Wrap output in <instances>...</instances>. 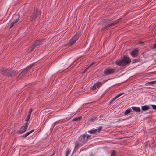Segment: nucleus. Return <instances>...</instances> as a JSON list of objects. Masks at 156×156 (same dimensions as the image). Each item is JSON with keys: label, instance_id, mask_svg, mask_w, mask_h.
Listing matches in <instances>:
<instances>
[{"label": "nucleus", "instance_id": "1", "mask_svg": "<svg viewBox=\"0 0 156 156\" xmlns=\"http://www.w3.org/2000/svg\"><path fill=\"white\" fill-rule=\"evenodd\" d=\"M86 135L83 134L81 135L78 138L77 140L75 143V147L74 151H77L79 147L84 144L87 142V139H86Z\"/></svg>", "mask_w": 156, "mask_h": 156}, {"label": "nucleus", "instance_id": "2", "mask_svg": "<svg viewBox=\"0 0 156 156\" xmlns=\"http://www.w3.org/2000/svg\"><path fill=\"white\" fill-rule=\"evenodd\" d=\"M41 13V12L39 10L37 9H35L30 17L31 20L33 22L37 21L38 22Z\"/></svg>", "mask_w": 156, "mask_h": 156}, {"label": "nucleus", "instance_id": "3", "mask_svg": "<svg viewBox=\"0 0 156 156\" xmlns=\"http://www.w3.org/2000/svg\"><path fill=\"white\" fill-rule=\"evenodd\" d=\"M116 69L115 68L110 67L106 68L103 71V76H106L114 74L115 71Z\"/></svg>", "mask_w": 156, "mask_h": 156}, {"label": "nucleus", "instance_id": "4", "mask_svg": "<svg viewBox=\"0 0 156 156\" xmlns=\"http://www.w3.org/2000/svg\"><path fill=\"white\" fill-rule=\"evenodd\" d=\"M28 123L27 122L20 129L17 131L18 133L22 134L24 133L28 127Z\"/></svg>", "mask_w": 156, "mask_h": 156}, {"label": "nucleus", "instance_id": "5", "mask_svg": "<svg viewBox=\"0 0 156 156\" xmlns=\"http://www.w3.org/2000/svg\"><path fill=\"white\" fill-rule=\"evenodd\" d=\"M11 69H5L2 71V74L5 76L10 77L11 73Z\"/></svg>", "mask_w": 156, "mask_h": 156}, {"label": "nucleus", "instance_id": "6", "mask_svg": "<svg viewBox=\"0 0 156 156\" xmlns=\"http://www.w3.org/2000/svg\"><path fill=\"white\" fill-rule=\"evenodd\" d=\"M123 62L125 65L126 64H129L131 62V60L130 58L126 56H124L122 58Z\"/></svg>", "mask_w": 156, "mask_h": 156}, {"label": "nucleus", "instance_id": "7", "mask_svg": "<svg viewBox=\"0 0 156 156\" xmlns=\"http://www.w3.org/2000/svg\"><path fill=\"white\" fill-rule=\"evenodd\" d=\"M31 66L27 67L23 71H22L19 75V76H21L25 75L28 71L32 69L30 67Z\"/></svg>", "mask_w": 156, "mask_h": 156}, {"label": "nucleus", "instance_id": "8", "mask_svg": "<svg viewBox=\"0 0 156 156\" xmlns=\"http://www.w3.org/2000/svg\"><path fill=\"white\" fill-rule=\"evenodd\" d=\"M138 49L135 48L131 52L130 54L132 57H136L138 55Z\"/></svg>", "mask_w": 156, "mask_h": 156}, {"label": "nucleus", "instance_id": "9", "mask_svg": "<svg viewBox=\"0 0 156 156\" xmlns=\"http://www.w3.org/2000/svg\"><path fill=\"white\" fill-rule=\"evenodd\" d=\"M44 39H41L37 40L34 44H33L36 47L38 45L42 44L44 43Z\"/></svg>", "mask_w": 156, "mask_h": 156}, {"label": "nucleus", "instance_id": "10", "mask_svg": "<svg viewBox=\"0 0 156 156\" xmlns=\"http://www.w3.org/2000/svg\"><path fill=\"white\" fill-rule=\"evenodd\" d=\"M81 35L80 31H78L72 37L74 40L76 41L80 37Z\"/></svg>", "mask_w": 156, "mask_h": 156}, {"label": "nucleus", "instance_id": "11", "mask_svg": "<svg viewBox=\"0 0 156 156\" xmlns=\"http://www.w3.org/2000/svg\"><path fill=\"white\" fill-rule=\"evenodd\" d=\"M115 63L116 65L118 66H125L122 58L121 60H117L116 61Z\"/></svg>", "mask_w": 156, "mask_h": 156}, {"label": "nucleus", "instance_id": "12", "mask_svg": "<svg viewBox=\"0 0 156 156\" xmlns=\"http://www.w3.org/2000/svg\"><path fill=\"white\" fill-rule=\"evenodd\" d=\"M121 19V18H119L115 22H113L110 24H108V25H107V26L108 27H110L112 26H114L117 24L119 22V20Z\"/></svg>", "mask_w": 156, "mask_h": 156}, {"label": "nucleus", "instance_id": "13", "mask_svg": "<svg viewBox=\"0 0 156 156\" xmlns=\"http://www.w3.org/2000/svg\"><path fill=\"white\" fill-rule=\"evenodd\" d=\"M36 47L34 45V44H33L32 46L29 47L28 49V53H31L34 50V49Z\"/></svg>", "mask_w": 156, "mask_h": 156}, {"label": "nucleus", "instance_id": "14", "mask_svg": "<svg viewBox=\"0 0 156 156\" xmlns=\"http://www.w3.org/2000/svg\"><path fill=\"white\" fill-rule=\"evenodd\" d=\"M18 72L16 70H14L11 71L10 73V77L14 76L18 74Z\"/></svg>", "mask_w": 156, "mask_h": 156}, {"label": "nucleus", "instance_id": "15", "mask_svg": "<svg viewBox=\"0 0 156 156\" xmlns=\"http://www.w3.org/2000/svg\"><path fill=\"white\" fill-rule=\"evenodd\" d=\"M76 41L72 37L69 41V45L70 46H72Z\"/></svg>", "mask_w": 156, "mask_h": 156}, {"label": "nucleus", "instance_id": "16", "mask_svg": "<svg viewBox=\"0 0 156 156\" xmlns=\"http://www.w3.org/2000/svg\"><path fill=\"white\" fill-rule=\"evenodd\" d=\"M131 108L135 112H140V108L139 107H132Z\"/></svg>", "mask_w": 156, "mask_h": 156}, {"label": "nucleus", "instance_id": "17", "mask_svg": "<svg viewBox=\"0 0 156 156\" xmlns=\"http://www.w3.org/2000/svg\"><path fill=\"white\" fill-rule=\"evenodd\" d=\"M150 108V107L147 105L142 106L141 109L142 111H146Z\"/></svg>", "mask_w": 156, "mask_h": 156}, {"label": "nucleus", "instance_id": "18", "mask_svg": "<svg viewBox=\"0 0 156 156\" xmlns=\"http://www.w3.org/2000/svg\"><path fill=\"white\" fill-rule=\"evenodd\" d=\"M34 131V130H31L27 133H26V134H24L23 135L22 137L23 138H25L26 137H27L28 136L29 134L32 133Z\"/></svg>", "mask_w": 156, "mask_h": 156}, {"label": "nucleus", "instance_id": "19", "mask_svg": "<svg viewBox=\"0 0 156 156\" xmlns=\"http://www.w3.org/2000/svg\"><path fill=\"white\" fill-rule=\"evenodd\" d=\"M108 19H104L101 20L99 23L100 25L103 24L108 22Z\"/></svg>", "mask_w": 156, "mask_h": 156}, {"label": "nucleus", "instance_id": "20", "mask_svg": "<svg viewBox=\"0 0 156 156\" xmlns=\"http://www.w3.org/2000/svg\"><path fill=\"white\" fill-rule=\"evenodd\" d=\"M88 132L91 134H95L97 132V130L96 129H92L91 130H89Z\"/></svg>", "mask_w": 156, "mask_h": 156}, {"label": "nucleus", "instance_id": "21", "mask_svg": "<svg viewBox=\"0 0 156 156\" xmlns=\"http://www.w3.org/2000/svg\"><path fill=\"white\" fill-rule=\"evenodd\" d=\"M102 83L101 82H99L95 83L96 87L98 88H99L102 85Z\"/></svg>", "mask_w": 156, "mask_h": 156}, {"label": "nucleus", "instance_id": "22", "mask_svg": "<svg viewBox=\"0 0 156 156\" xmlns=\"http://www.w3.org/2000/svg\"><path fill=\"white\" fill-rule=\"evenodd\" d=\"M156 83V81H151V82H147L146 85H153L154 84Z\"/></svg>", "mask_w": 156, "mask_h": 156}, {"label": "nucleus", "instance_id": "23", "mask_svg": "<svg viewBox=\"0 0 156 156\" xmlns=\"http://www.w3.org/2000/svg\"><path fill=\"white\" fill-rule=\"evenodd\" d=\"M81 116H79L77 118H74L73 119V121H79L81 120Z\"/></svg>", "mask_w": 156, "mask_h": 156}, {"label": "nucleus", "instance_id": "24", "mask_svg": "<svg viewBox=\"0 0 156 156\" xmlns=\"http://www.w3.org/2000/svg\"><path fill=\"white\" fill-rule=\"evenodd\" d=\"M132 111L131 109H128L126 110L125 112V115H126Z\"/></svg>", "mask_w": 156, "mask_h": 156}, {"label": "nucleus", "instance_id": "25", "mask_svg": "<svg viewBox=\"0 0 156 156\" xmlns=\"http://www.w3.org/2000/svg\"><path fill=\"white\" fill-rule=\"evenodd\" d=\"M140 60L139 59H134L132 60V63H134L136 62H139Z\"/></svg>", "mask_w": 156, "mask_h": 156}, {"label": "nucleus", "instance_id": "26", "mask_svg": "<svg viewBox=\"0 0 156 156\" xmlns=\"http://www.w3.org/2000/svg\"><path fill=\"white\" fill-rule=\"evenodd\" d=\"M96 86L95 84L93 86L91 87L90 89L92 90H94L96 89Z\"/></svg>", "mask_w": 156, "mask_h": 156}, {"label": "nucleus", "instance_id": "27", "mask_svg": "<svg viewBox=\"0 0 156 156\" xmlns=\"http://www.w3.org/2000/svg\"><path fill=\"white\" fill-rule=\"evenodd\" d=\"M91 135H86V139H87V142L88 141V140L90 138Z\"/></svg>", "mask_w": 156, "mask_h": 156}, {"label": "nucleus", "instance_id": "28", "mask_svg": "<svg viewBox=\"0 0 156 156\" xmlns=\"http://www.w3.org/2000/svg\"><path fill=\"white\" fill-rule=\"evenodd\" d=\"M98 119V118L97 117H93L90 118V120L92 121V122H93L94 121L97 120Z\"/></svg>", "mask_w": 156, "mask_h": 156}, {"label": "nucleus", "instance_id": "29", "mask_svg": "<svg viewBox=\"0 0 156 156\" xmlns=\"http://www.w3.org/2000/svg\"><path fill=\"white\" fill-rule=\"evenodd\" d=\"M31 115H28L27 117L25 119V121L27 122L30 119V118Z\"/></svg>", "mask_w": 156, "mask_h": 156}, {"label": "nucleus", "instance_id": "30", "mask_svg": "<svg viewBox=\"0 0 156 156\" xmlns=\"http://www.w3.org/2000/svg\"><path fill=\"white\" fill-rule=\"evenodd\" d=\"M102 126H99L98 129H96L97 130V132H99V131H100L101 129H102Z\"/></svg>", "mask_w": 156, "mask_h": 156}, {"label": "nucleus", "instance_id": "31", "mask_svg": "<svg viewBox=\"0 0 156 156\" xmlns=\"http://www.w3.org/2000/svg\"><path fill=\"white\" fill-rule=\"evenodd\" d=\"M15 23H16L15 22H14V21H13L10 24V28H11L12 27H13V26L14 25V24Z\"/></svg>", "mask_w": 156, "mask_h": 156}, {"label": "nucleus", "instance_id": "32", "mask_svg": "<svg viewBox=\"0 0 156 156\" xmlns=\"http://www.w3.org/2000/svg\"><path fill=\"white\" fill-rule=\"evenodd\" d=\"M111 156H116L115 151H113L112 152Z\"/></svg>", "mask_w": 156, "mask_h": 156}, {"label": "nucleus", "instance_id": "33", "mask_svg": "<svg viewBox=\"0 0 156 156\" xmlns=\"http://www.w3.org/2000/svg\"><path fill=\"white\" fill-rule=\"evenodd\" d=\"M108 27L107 26V25L105 27H104L102 28V31H105L108 28Z\"/></svg>", "mask_w": 156, "mask_h": 156}, {"label": "nucleus", "instance_id": "34", "mask_svg": "<svg viewBox=\"0 0 156 156\" xmlns=\"http://www.w3.org/2000/svg\"><path fill=\"white\" fill-rule=\"evenodd\" d=\"M152 107V108L154 110H156V105H151Z\"/></svg>", "mask_w": 156, "mask_h": 156}, {"label": "nucleus", "instance_id": "35", "mask_svg": "<svg viewBox=\"0 0 156 156\" xmlns=\"http://www.w3.org/2000/svg\"><path fill=\"white\" fill-rule=\"evenodd\" d=\"M70 152V151L69 150H68L66 153V156H68Z\"/></svg>", "mask_w": 156, "mask_h": 156}, {"label": "nucleus", "instance_id": "36", "mask_svg": "<svg viewBox=\"0 0 156 156\" xmlns=\"http://www.w3.org/2000/svg\"><path fill=\"white\" fill-rule=\"evenodd\" d=\"M32 112V109H30V110L29 112V114L28 115H31V113Z\"/></svg>", "mask_w": 156, "mask_h": 156}, {"label": "nucleus", "instance_id": "37", "mask_svg": "<svg viewBox=\"0 0 156 156\" xmlns=\"http://www.w3.org/2000/svg\"><path fill=\"white\" fill-rule=\"evenodd\" d=\"M19 17H20V16L19 15V16H18V18L16 19L15 20V21H14V22H15L16 23L17 22H18L19 21Z\"/></svg>", "mask_w": 156, "mask_h": 156}, {"label": "nucleus", "instance_id": "38", "mask_svg": "<svg viewBox=\"0 0 156 156\" xmlns=\"http://www.w3.org/2000/svg\"><path fill=\"white\" fill-rule=\"evenodd\" d=\"M124 94V93H120V94H119L118 95H117V96L118 97H118H120V96H121L122 95H123V94Z\"/></svg>", "mask_w": 156, "mask_h": 156}, {"label": "nucleus", "instance_id": "39", "mask_svg": "<svg viewBox=\"0 0 156 156\" xmlns=\"http://www.w3.org/2000/svg\"><path fill=\"white\" fill-rule=\"evenodd\" d=\"M95 63V62H92L91 64H90V66L88 67H87V69L88 68H89L90 67V66H91L92 65H93Z\"/></svg>", "mask_w": 156, "mask_h": 156}, {"label": "nucleus", "instance_id": "40", "mask_svg": "<svg viewBox=\"0 0 156 156\" xmlns=\"http://www.w3.org/2000/svg\"><path fill=\"white\" fill-rule=\"evenodd\" d=\"M115 19V18H114V17H113V18H112L111 19H108V22H109V21H112V20H113Z\"/></svg>", "mask_w": 156, "mask_h": 156}, {"label": "nucleus", "instance_id": "41", "mask_svg": "<svg viewBox=\"0 0 156 156\" xmlns=\"http://www.w3.org/2000/svg\"><path fill=\"white\" fill-rule=\"evenodd\" d=\"M154 48L155 49H156V42L155 43L154 45Z\"/></svg>", "mask_w": 156, "mask_h": 156}, {"label": "nucleus", "instance_id": "42", "mask_svg": "<svg viewBox=\"0 0 156 156\" xmlns=\"http://www.w3.org/2000/svg\"><path fill=\"white\" fill-rule=\"evenodd\" d=\"M114 99H115H115H116V98H118V97L116 96L115 97H114Z\"/></svg>", "mask_w": 156, "mask_h": 156}, {"label": "nucleus", "instance_id": "43", "mask_svg": "<svg viewBox=\"0 0 156 156\" xmlns=\"http://www.w3.org/2000/svg\"><path fill=\"white\" fill-rule=\"evenodd\" d=\"M113 100L112 99V100H111L110 101V103H112V102H113Z\"/></svg>", "mask_w": 156, "mask_h": 156}, {"label": "nucleus", "instance_id": "44", "mask_svg": "<svg viewBox=\"0 0 156 156\" xmlns=\"http://www.w3.org/2000/svg\"><path fill=\"white\" fill-rule=\"evenodd\" d=\"M112 99L113 101L115 100V99H114V98H113Z\"/></svg>", "mask_w": 156, "mask_h": 156}]
</instances>
